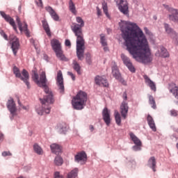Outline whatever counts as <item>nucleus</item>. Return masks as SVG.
<instances>
[{
  "instance_id": "1",
  "label": "nucleus",
  "mask_w": 178,
  "mask_h": 178,
  "mask_svg": "<svg viewBox=\"0 0 178 178\" xmlns=\"http://www.w3.org/2000/svg\"><path fill=\"white\" fill-rule=\"evenodd\" d=\"M120 29L124 41V45L133 58L142 60L143 63L152 62V56L148 40L137 24L123 22Z\"/></svg>"
},
{
  "instance_id": "2",
  "label": "nucleus",
  "mask_w": 178,
  "mask_h": 178,
  "mask_svg": "<svg viewBox=\"0 0 178 178\" xmlns=\"http://www.w3.org/2000/svg\"><path fill=\"white\" fill-rule=\"evenodd\" d=\"M32 79L33 81L37 83L38 86L40 88H43L44 89L45 95L43 99H40V102L42 104V110H37L38 114L42 115L43 113L49 114L51 112L50 105L54 103V98L53 97V93L48 86H47V77L45 76V72H42L41 74L39 75L35 70L33 71Z\"/></svg>"
},
{
  "instance_id": "3",
  "label": "nucleus",
  "mask_w": 178,
  "mask_h": 178,
  "mask_svg": "<svg viewBox=\"0 0 178 178\" xmlns=\"http://www.w3.org/2000/svg\"><path fill=\"white\" fill-rule=\"evenodd\" d=\"M76 22L79 23L72 24V30L74 35L76 36V56L79 60L84 59V51L86 49L84 40V35L83 34L82 27H84V20L81 17H76Z\"/></svg>"
},
{
  "instance_id": "4",
  "label": "nucleus",
  "mask_w": 178,
  "mask_h": 178,
  "mask_svg": "<svg viewBox=\"0 0 178 178\" xmlns=\"http://www.w3.org/2000/svg\"><path fill=\"white\" fill-rule=\"evenodd\" d=\"M87 93L83 91L78 92L77 95L72 98V105L74 109L81 111L86 106Z\"/></svg>"
},
{
  "instance_id": "5",
  "label": "nucleus",
  "mask_w": 178,
  "mask_h": 178,
  "mask_svg": "<svg viewBox=\"0 0 178 178\" xmlns=\"http://www.w3.org/2000/svg\"><path fill=\"white\" fill-rule=\"evenodd\" d=\"M13 72H14V74L16 76V78H19L20 80L24 81L28 89H29L30 83L28 81V80H29V74L28 72L26 71V70H22V73H20V71L17 67H14Z\"/></svg>"
},
{
  "instance_id": "6",
  "label": "nucleus",
  "mask_w": 178,
  "mask_h": 178,
  "mask_svg": "<svg viewBox=\"0 0 178 178\" xmlns=\"http://www.w3.org/2000/svg\"><path fill=\"white\" fill-rule=\"evenodd\" d=\"M10 44H11V49L15 56L17 54V51H19V48H20V43L19 42V39L17 37L10 35L9 37Z\"/></svg>"
},
{
  "instance_id": "7",
  "label": "nucleus",
  "mask_w": 178,
  "mask_h": 178,
  "mask_svg": "<svg viewBox=\"0 0 178 178\" xmlns=\"http://www.w3.org/2000/svg\"><path fill=\"white\" fill-rule=\"evenodd\" d=\"M118 9L125 16H129V3L126 0H118Z\"/></svg>"
},
{
  "instance_id": "8",
  "label": "nucleus",
  "mask_w": 178,
  "mask_h": 178,
  "mask_svg": "<svg viewBox=\"0 0 178 178\" xmlns=\"http://www.w3.org/2000/svg\"><path fill=\"white\" fill-rule=\"evenodd\" d=\"M16 20L19 31L24 33L27 37H30V31L29 30V25H27V23H26V22H22L19 17H17Z\"/></svg>"
},
{
  "instance_id": "9",
  "label": "nucleus",
  "mask_w": 178,
  "mask_h": 178,
  "mask_svg": "<svg viewBox=\"0 0 178 178\" xmlns=\"http://www.w3.org/2000/svg\"><path fill=\"white\" fill-rule=\"evenodd\" d=\"M163 6L165 8V9L168 10V12L171 13L169 15L170 20L178 23V10L175 8H169V6L168 5L163 4Z\"/></svg>"
},
{
  "instance_id": "10",
  "label": "nucleus",
  "mask_w": 178,
  "mask_h": 178,
  "mask_svg": "<svg viewBox=\"0 0 178 178\" xmlns=\"http://www.w3.org/2000/svg\"><path fill=\"white\" fill-rule=\"evenodd\" d=\"M56 85L60 90V94L64 93L63 74L61 71L57 72Z\"/></svg>"
},
{
  "instance_id": "11",
  "label": "nucleus",
  "mask_w": 178,
  "mask_h": 178,
  "mask_svg": "<svg viewBox=\"0 0 178 178\" xmlns=\"http://www.w3.org/2000/svg\"><path fill=\"white\" fill-rule=\"evenodd\" d=\"M0 15L3 18H4L7 23H9V24L12 26L13 30L17 32V26H16L15 19H13V18H12V17H10L9 15H6V13H5L3 11H0Z\"/></svg>"
},
{
  "instance_id": "12",
  "label": "nucleus",
  "mask_w": 178,
  "mask_h": 178,
  "mask_svg": "<svg viewBox=\"0 0 178 178\" xmlns=\"http://www.w3.org/2000/svg\"><path fill=\"white\" fill-rule=\"evenodd\" d=\"M87 161V155L84 152H81L76 154L75 161L81 165L85 164Z\"/></svg>"
},
{
  "instance_id": "13",
  "label": "nucleus",
  "mask_w": 178,
  "mask_h": 178,
  "mask_svg": "<svg viewBox=\"0 0 178 178\" xmlns=\"http://www.w3.org/2000/svg\"><path fill=\"white\" fill-rule=\"evenodd\" d=\"M120 112L121 113L122 118L123 119H127V113L129 112V106L127 102L123 101L121 104V106L120 107Z\"/></svg>"
},
{
  "instance_id": "14",
  "label": "nucleus",
  "mask_w": 178,
  "mask_h": 178,
  "mask_svg": "<svg viewBox=\"0 0 178 178\" xmlns=\"http://www.w3.org/2000/svg\"><path fill=\"white\" fill-rule=\"evenodd\" d=\"M164 29L167 34H168V35L171 38H172L173 40H177V33H176L175 31H173L172 28H170L169 24H164Z\"/></svg>"
},
{
  "instance_id": "15",
  "label": "nucleus",
  "mask_w": 178,
  "mask_h": 178,
  "mask_svg": "<svg viewBox=\"0 0 178 178\" xmlns=\"http://www.w3.org/2000/svg\"><path fill=\"white\" fill-rule=\"evenodd\" d=\"M102 117L104 123H106V125L109 126L111 119L110 118V111L109 110H108L107 108L103 109Z\"/></svg>"
},
{
  "instance_id": "16",
  "label": "nucleus",
  "mask_w": 178,
  "mask_h": 178,
  "mask_svg": "<svg viewBox=\"0 0 178 178\" xmlns=\"http://www.w3.org/2000/svg\"><path fill=\"white\" fill-rule=\"evenodd\" d=\"M95 81L97 86L103 87H108V86H109L106 79H104L100 76H97L96 78H95Z\"/></svg>"
},
{
  "instance_id": "17",
  "label": "nucleus",
  "mask_w": 178,
  "mask_h": 178,
  "mask_svg": "<svg viewBox=\"0 0 178 178\" xmlns=\"http://www.w3.org/2000/svg\"><path fill=\"white\" fill-rule=\"evenodd\" d=\"M155 56L159 58H168L169 52H168V50L165 47H161L160 50H158L155 53Z\"/></svg>"
},
{
  "instance_id": "18",
  "label": "nucleus",
  "mask_w": 178,
  "mask_h": 178,
  "mask_svg": "<svg viewBox=\"0 0 178 178\" xmlns=\"http://www.w3.org/2000/svg\"><path fill=\"white\" fill-rule=\"evenodd\" d=\"M7 108H8L9 112H10L11 115H15L16 113V106L15 105L14 99H10L7 102Z\"/></svg>"
},
{
  "instance_id": "19",
  "label": "nucleus",
  "mask_w": 178,
  "mask_h": 178,
  "mask_svg": "<svg viewBox=\"0 0 178 178\" xmlns=\"http://www.w3.org/2000/svg\"><path fill=\"white\" fill-rule=\"evenodd\" d=\"M51 45L54 52H56L57 51H60V49H62V46L60 44V42H59V40H58L56 39H53L51 41Z\"/></svg>"
},
{
  "instance_id": "20",
  "label": "nucleus",
  "mask_w": 178,
  "mask_h": 178,
  "mask_svg": "<svg viewBox=\"0 0 178 178\" xmlns=\"http://www.w3.org/2000/svg\"><path fill=\"white\" fill-rule=\"evenodd\" d=\"M169 90L170 92L173 94L175 99H178V86L175 83H171L169 84Z\"/></svg>"
},
{
  "instance_id": "21",
  "label": "nucleus",
  "mask_w": 178,
  "mask_h": 178,
  "mask_svg": "<svg viewBox=\"0 0 178 178\" xmlns=\"http://www.w3.org/2000/svg\"><path fill=\"white\" fill-rule=\"evenodd\" d=\"M45 10L49 13L52 19H54L56 22H58L59 20V15L56 14V12H55V10H53L51 6L45 7Z\"/></svg>"
},
{
  "instance_id": "22",
  "label": "nucleus",
  "mask_w": 178,
  "mask_h": 178,
  "mask_svg": "<svg viewBox=\"0 0 178 178\" xmlns=\"http://www.w3.org/2000/svg\"><path fill=\"white\" fill-rule=\"evenodd\" d=\"M145 83H146L147 86L152 89V91H156V85L154 81L150 80L149 77L147 75H144Z\"/></svg>"
},
{
  "instance_id": "23",
  "label": "nucleus",
  "mask_w": 178,
  "mask_h": 178,
  "mask_svg": "<svg viewBox=\"0 0 178 178\" xmlns=\"http://www.w3.org/2000/svg\"><path fill=\"white\" fill-rule=\"evenodd\" d=\"M157 162L154 156L149 158L147 165L149 168H152V171L156 172Z\"/></svg>"
},
{
  "instance_id": "24",
  "label": "nucleus",
  "mask_w": 178,
  "mask_h": 178,
  "mask_svg": "<svg viewBox=\"0 0 178 178\" xmlns=\"http://www.w3.org/2000/svg\"><path fill=\"white\" fill-rule=\"evenodd\" d=\"M50 147L53 154L58 155L60 154V152H62V147H60V145L56 143H53L52 145H51Z\"/></svg>"
},
{
  "instance_id": "25",
  "label": "nucleus",
  "mask_w": 178,
  "mask_h": 178,
  "mask_svg": "<svg viewBox=\"0 0 178 178\" xmlns=\"http://www.w3.org/2000/svg\"><path fill=\"white\" fill-rule=\"evenodd\" d=\"M56 54V56H57L58 59L60 60H63L64 62H67L68 59L67 58L66 56L63 54V50L60 49L57 50V51H54Z\"/></svg>"
},
{
  "instance_id": "26",
  "label": "nucleus",
  "mask_w": 178,
  "mask_h": 178,
  "mask_svg": "<svg viewBox=\"0 0 178 178\" xmlns=\"http://www.w3.org/2000/svg\"><path fill=\"white\" fill-rule=\"evenodd\" d=\"M147 122H148L149 127L152 129V131H156V125L154 119L149 115L147 117Z\"/></svg>"
},
{
  "instance_id": "27",
  "label": "nucleus",
  "mask_w": 178,
  "mask_h": 178,
  "mask_svg": "<svg viewBox=\"0 0 178 178\" xmlns=\"http://www.w3.org/2000/svg\"><path fill=\"white\" fill-rule=\"evenodd\" d=\"M121 58L122 59L123 63L127 66V67H133V64L131 63V61H130V58H129V57L122 54Z\"/></svg>"
},
{
  "instance_id": "28",
  "label": "nucleus",
  "mask_w": 178,
  "mask_h": 178,
  "mask_svg": "<svg viewBox=\"0 0 178 178\" xmlns=\"http://www.w3.org/2000/svg\"><path fill=\"white\" fill-rule=\"evenodd\" d=\"M42 27L44 31L46 32V33L47 34V35L51 36V29H49V25L48 24V22H47V20L45 19L42 20Z\"/></svg>"
},
{
  "instance_id": "29",
  "label": "nucleus",
  "mask_w": 178,
  "mask_h": 178,
  "mask_svg": "<svg viewBox=\"0 0 178 178\" xmlns=\"http://www.w3.org/2000/svg\"><path fill=\"white\" fill-rule=\"evenodd\" d=\"M129 136H131V140L133 141L134 144H135V145L142 146V142L138 138L136 137V136L134 135V134L131 133Z\"/></svg>"
},
{
  "instance_id": "30",
  "label": "nucleus",
  "mask_w": 178,
  "mask_h": 178,
  "mask_svg": "<svg viewBox=\"0 0 178 178\" xmlns=\"http://www.w3.org/2000/svg\"><path fill=\"white\" fill-rule=\"evenodd\" d=\"M78 173H79V169L75 168L72 171H70V172H68L67 178H76L77 177Z\"/></svg>"
},
{
  "instance_id": "31",
  "label": "nucleus",
  "mask_w": 178,
  "mask_h": 178,
  "mask_svg": "<svg viewBox=\"0 0 178 178\" xmlns=\"http://www.w3.org/2000/svg\"><path fill=\"white\" fill-rule=\"evenodd\" d=\"M112 76H113L115 79H120V78H122L121 74L118 68H113L112 70Z\"/></svg>"
},
{
  "instance_id": "32",
  "label": "nucleus",
  "mask_w": 178,
  "mask_h": 178,
  "mask_svg": "<svg viewBox=\"0 0 178 178\" xmlns=\"http://www.w3.org/2000/svg\"><path fill=\"white\" fill-rule=\"evenodd\" d=\"M114 117L115 118L116 124H118V126H120L121 125V115H120L118 111H115L114 112Z\"/></svg>"
},
{
  "instance_id": "33",
  "label": "nucleus",
  "mask_w": 178,
  "mask_h": 178,
  "mask_svg": "<svg viewBox=\"0 0 178 178\" xmlns=\"http://www.w3.org/2000/svg\"><path fill=\"white\" fill-rule=\"evenodd\" d=\"M33 150L37 154L42 155L43 154L42 148H41L37 143L33 145Z\"/></svg>"
},
{
  "instance_id": "34",
  "label": "nucleus",
  "mask_w": 178,
  "mask_h": 178,
  "mask_svg": "<svg viewBox=\"0 0 178 178\" xmlns=\"http://www.w3.org/2000/svg\"><path fill=\"white\" fill-rule=\"evenodd\" d=\"M69 8L72 13L76 15V13H77V11L76 10V6H74V3H73V1L72 0H70Z\"/></svg>"
},
{
  "instance_id": "35",
  "label": "nucleus",
  "mask_w": 178,
  "mask_h": 178,
  "mask_svg": "<svg viewBox=\"0 0 178 178\" xmlns=\"http://www.w3.org/2000/svg\"><path fill=\"white\" fill-rule=\"evenodd\" d=\"M148 99H149V104L152 105V108L156 109L155 99H154V97L151 95H149Z\"/></svg>"
},
{
  "instance_id": "36",
  "label": "nucleus",
  "mask_w": 178,
  "mask_h": 178,
  "mask_svg": "<svg viewBox=\"0 0 178 178\" xmlns=\"http://www.w3.org/2000/svg\"><path fill=\"white\" fill-rule=\"evenodd\" d=\"M54 164L55 165H57V166L62 165V164H63V159L60 156L55 157Z\"/></svg>"
},
{
  "instance_id": "37",
  "label": "nucleus",
  "mask_w": 178,
  "mask_h": 178,
  "mask_svg": "<svg viewBox=\"0 0 178 178\" xmlns=\"http://www.w3.org/2000/svg\"><path fill=\"white\" fill-rule=\"evenodd\" d=\"M100 42L102 47H106L108 43L106 42V38L104 34L100 35Z\"/></svg>"
},
{
  "instance_id": "38",
  "label": "nucleus",
  "mask_w": 178,
  "mask_h": 178,
  "mask_svg": "<svg viewBox=\"0 0 178 178\" xmlns=\"http://www.w3.org/2000/svg\"><path fill=\"white\" fill-rule=\"evenodd\" d=\"M103 10L107 17H110L109 13H108V3H102Z\"/></svg>"
},
{
  "instance_id": "39",
  "label": "nucleus",
  "mask_w": 178,
  "mask_h": 178,
  "mask_svg": "<svg viewBox=\"0 0 178 178\" xmlns=\"http://www.w3.org/2000/svg\"><path fill=\"white\" fill-rule=\"evenodd\" d=\"M86 60L87 63H89V64L91 63V54L87 53L86 54Z\"/></svg>"
},
{
  "instance_id": "40",
  "label": "nucleus",
  "mask_w": 178,
  "mask_h": 178,
  "mask_svg": "<svg viewBox=\"0 0 178 178\" xmlns=\"http://www.w3.org/2000/svg\"><path fill=\"white\" fill-rule=\"evenodd\" d=\"M170 115L172 117H177L178 116V111L171 110L170 111Z\"/></svg>"
},
{
  "instance_id": "41",
  "label": "nucleus",
  "mask_w": 178,
  "mask_h": 178,
  "mask_svg": "<svg viewBox=\"0 0 178 178\" xmlns=\"http://www.w3.org/2000/svg\"><path fill=\"white\" fill-rule=\"evenodd\" d=\"M141 147H142V145H135V146L133 147V149L135 152L140 151Z\"/></svg>"
},
{
  "instance_id": "42",
  "label": "nucleus",
  "mask_w": 178,
  "mask_h": 178,
  "mask_svg": "<svg viewBox=\"0 0 178 178\" xmlns=\"http://www.w3.org/2000/svg\"><path fill=\"white\" fill-rule=\"evenodd\" d=\"M115 79L120 81V83H121L122 84H123V86H127V81H125L124 79H122V77L120 79Z\"/></svg>"
},
{
  "instance_id": "43",
  "label": "nucleus",
  "mask_w": 178,
  "mask_h": 178,
  "mask_svg": "<svg viewBox=\"0 0 178 178\" xmlns=\"http://www.w3.org/2000/svg\"><path fill=\"white\" fill-rule=\"evenodd\" d=\"M1 155H3V156L6 157L8 156H12V153H10V152H3V153H1Z\"/></svg>"
},
{
  "instance_id": "44",
  "label": "nucleus",
  "mask_w": 178,
  "mask_h": 178,
  "mask_svg": "<svg viewBox=\"0 0 178 178\" xmlns=\"http://www.w3.org/2000/svg\"><path fill=\"white\" fill-rule=\"evenodd\" d=\"M122 98L124 99L123 102H127V92H123V95H122Z\"/></svg>"
},
{
  "instance_id": "45",
  "label": "nucleus",
  "mask_w": 178,
  "mask_h": 178,
  "mask_svg": "<svg viewBox=\"0 0 178 178\" xmlns=\"http://www.w3.org/2000/svg\"><path fill=\"white\" fill-rule=\"evenodd\" d=\"M54 178H63V177L60 175V172L56 171L54 172Z\"/></svg>"
},
{
  "instance_id": "46",
  "label": "nucleus",
  "mask_w": 178,
  "mask_h": 178,
  "mask_svg": "<svg viewBox=\"0 0 178 178\" xmlns=\"http://www.w3.org/2000/svg\"><path fill=\"white\" fill-rule=\"evenodd\" d=\"M75 70V72H77L78 74L81 75L83 71L81 70V68L80 67H75L74 68Z\"/></svg>"
},
{
  "instance_id": "47",
  "label": "nucleus",
  "mask_w": 178,
  "mask_h": 178,
  "mask_svg": "<svg viewBox=\"0 0 178 178\" xmlns=\"http://www.w3.org/2000/svg\"><path fill=\"white\" fill-rule=\"evenodd\" d=\"M67 74L70 76V78H72V81H75V75H74L72 72H68Z\"/></svg>"
},
{
  "instance_id": "48",
  "label": "nucleus",
  "mask_w": 178,
  "mask_h": 178,
  "mask_svg": "<svg viewBox=\"0 0 178 178\" xmlns=\"http://www.w3.org/2000/svg\"><path fill=\"white\" fill-rule=\"evenodd\" d=\"M65 44L66 47H69L70 48L72 47V43L69 40H66Z\"/></svg>"
},
{
  "instance_id": "49",
  "label": "nucleus",
  "mask_w": 178,
  "mask_h": 178,
  "mask_svg": "<svg viewBox=\"0 0 178 178\" xmlns=\"http://www.w3.org/2000/svg\"><path fill=\"white\" fill-rule=\"evenodd\" d=\"M72 65H73L74 67H80V65L76 60L73 61Z\"/></svg>"
},
{
  "instance_id": "50",
  "label": "nucleus",
  "mask_w": 178,
  "mask_h": 178,
  "mask_svg": "<svg viewBox=\"0 0 178 178\" xmlns=\"http://www.w3.org/2000/svg\"><path fill=\"white\" fill-rule=\"evenodd\" d=\"M38 6L42 7V0H38V2H36Z\"/></svg>"
},
{
  "instance_id": "51",
  "label": "nucleus",
  "mask_w": 178,
  "mask_h": 178,
  "mask_svg": "<svg viewBox=\"0 0 178 178\" xmlns=\"http://www.w3.org/2000/svg\"><path fill=\"white\" fill-rule=\"evenodd\" d=\"M129 72H131V73H135V72H136V70H135L134 67H129Z\"/></svg>"
},
{
  "instance_id": "52",
  "label": "nucleus",
  "mask_w": 178,
  "mask_h": 178,
  "mask_svg": "<svg viewBox=\"0 0 178 178\" xmlns=\"http://www.w3.org/2000/svg\"><path fill=\"white\" fill-rule=\"evenodd\" d=\"M89 130H90L91 132H93L95 130L93 125H89Z\"/></svg>"
},
{
  "instance_id": "53",
  "label": "nucleus",
  "mask_w": 178,
  "mask_h": 178,
  "mask_svg": "<svg viewBox=\"0 0 178 178\" xmlns=\"http://www.w3.org/2000/svg\"><path fill=\"white\" fill-rule=\"evenodd\" d=\"M3 37L4 40H6V41H9V39L8 38V35H6V33H4L3 35Z\"/></svg>"
},
{
  "instance_id": "54",
  "label": "nucleus",
  "mask_w": 178,
  "mask_h": 178,
  "mask_svg": "<svg viewBox=\"0 0 178 178\" xmlns=\"http://www.w3.org/2000/svg\"><path fill=\"white\" fill-rule=\"evenodd\" d=\"M97 15L98 16H101V10L99 9V7H97Z\"/></svg>"
},
{
  "instance_id": "55",
  "label": "nucleus",
  "mask_w": 178,
  "mask_h": 178,
  "mask_svg": "<svg viewBox=\"0 0 178 178\" xmlns=\"http://www.w3.org/2000/svg\"><path fill=\"white\" fill-rule=\"evenodd\" d=\"M4 139V135L3 134L0 133V141L3 140Z\"/></svg>"
},
{
  "instance_id": "56",
  "label": "nucleus",
  "mask_w": 178,
  "mask_h": 178,
  "mask_svg": "<svg viewBox=\"0 0 178 178\" xmlns=\"http://www.w3.org/2000/svg\"><path fill=\"white\" fill-rule=\"evenodd\" d=\"M104 49L105 52H106V51H109V49L106 46H104Z\"/></svg>"
},
{
  "instance_id": "57",
  "label": "nucleus",
  "mask_w": 178,
  "mask_h": 178,
  "mask_svg": "<svg viewBox=\"0 0 178 178\" xmlns=\"http://www.w3.org/2000/svg\"><path fill=\"white\" fill-rule=\"evenodd\" d=\"M0 34H1V35H2V37L3 36V34H5V32L3 31V30H1V31H0Z\"/></svg>"
},
{
  "instance_id": "58",
  "label": "nucleus",
  "mask_w": 178,
  "mask_h": 178,
  "mask_svg": "<svg viewBox=\"0 0 178 178\" xmlns=\"http://www.w3.org/2000/svg\"><path fill=\"white\" fill-rule=\"evenodd\" d=\"M44 59H45V60H48V56L44 55Z\"/></svg>"
},
{
  "instance_id": "59",
  "label": "nucleus",
  "mask_w": 178,
  "mask_h": 178,
  "mask_svg": "<svg viewBox=\"0 0 178 178\" xmlns=\"http://www.w3.org/2000/svg\"><path fill=\"white\" fill-rule=\"evenodd\" d=\"M22 109L26 110L27 108L26 106H22Z\"/></svg>"
},
{
  "instance_id": "60",
  "label": "nucleus",
  "mask_w": 178,
  "mask_h": 178,
  "mask_svg": "<svg viewBox=\"0 0 178 178\" xmlns=\"http://www.w3.org/2000/svg\"><path fill=\"white\" fill-rule=\"evenodd\" d=\"M18 104H19V105L22 106V104H21V103H20V101H19V100H18Z\"/></svg>"
},
{
  "instance_id": "61",
  "label": "nucleus",
  "mask_w": 178,
  "mask_h": 178,
  "mask_svg": "<svg viewBox=\"0 0 178 178\" xmlns=\"http://www.w3.org/2000/svg\"><path fill=\"white\" fill-rule=\"evenodd\" d=\"M177 151H178V143H177Z\"/></svg>"
},
{
  "instance_id": "62",
  "label": "nucleus",
  "mask_w": 178,
  "mask_h": 178,
  "mask_svg": "<svg viewBox=\"0 0 178 178\" xmlns=\"http://www.w3.org/2000/svg\"><path fill=\"white\" fill-rule=\"evenodd\" d=\"M17 178H24V177H17Z\"/></svg>"
}]
</instances>
